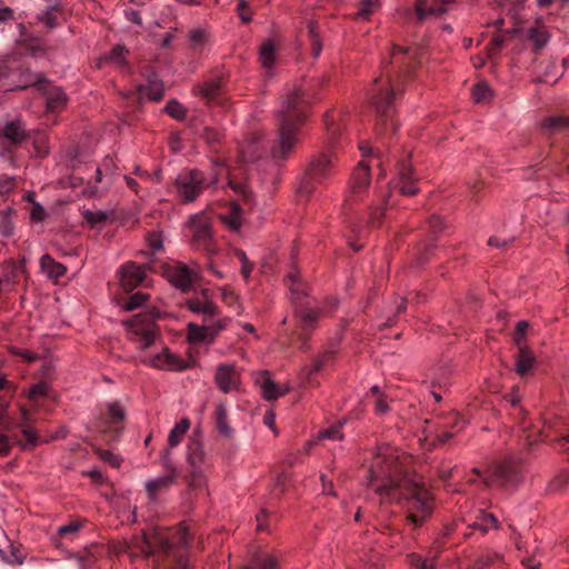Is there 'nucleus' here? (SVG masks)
Listing matches in <instances>:
<instances>
[{"label":"nucleus","instance_id":"f257e3e1","mask_svg":"<svg viewBox=\"0 0 569 569\" xmlns=\"http://www.w3.org/2000/svg\"><path fill=\"white\" fill-rule=\"evenodd\" d=\"M398 452L389 445L378 448L373 463L369 470L367 485L373 487L383 500L391 498L397 489L406 490L407 495L399 498L407 511V519L415 527L421 526L432 512L431 496L418 477L396 478L398 473Z\"/></svg>","mask_w":569,"mask_h":569},{"label":"nucleus","instance_id":"f03ea898","mask_svg":"<svg viewBox=\"0 0 569 569\" xmlns=\"http://www.w3.org/2000/svg\"><path fill=\"white\" fill-rule=\"evenodd\" d=\"M126 325L131 329L132 340L137 342L138 348L142 352L140 356L142 362L153 368L164 370L184 369L182 361L167 348H163L160 353H144L154 343L157 336L156 327L150 315H137L126 322Z\"/></svg>","mask_w":569,"mask_h":569},{"label":"nucleus","instance_id":"7ed1b4c3","mask_svg":"<svg viewBox=\"0 0 569 569\" xmlns=\"http://www.w3.org/2000/svg\"><path fill=\"white\" fill-rule=\"evenodd\" d=\"M303 92L300 89L292 90L283 104L282 121L280 126V142H293L303 139V120L306 118Z\"/></svg>","mask_w":569,"mask_h":569},{"label":"nucleus","instance_id":"20e7f679","mask_svg":"<svg viewBox=\"0 0 569 569\" xmlns=\"http://www.w3.org/2000/svg\"><path fill=\"white\" fill-rule=\"evenodd\" d=\"M395 99V89L390 83V79L382 77L373 80V88L371 89V102L376 107L377 112L381 116V120L377 126V134L379 139H392V133L396 130V123L392 118L388 116V111Z\"/></svg>","mask_w":569,"mask_h":569},{"label":"nucleus","instance_id":"39448f33","mask_svg":"<svg viewBox=\"0 0 569 569\" xmlns=\"http://www.w3.org/2000/svg\"><path fill=\"white\" fill-rule=\"evenodd\" d=\"M187 461L190 467L191 483L193 486L202 485L210 462L199 436L191 437L188 442Z\"/></svg>","mask_w":569,"mask_h":569},{"label":"nucleus","instance_id":"423d86ee","mask_svg":"<svg viewBox=\"0 0 569 569\" xmlns=\"http://www.w3.org/2000/svg\"><path fill=\"white\" fill-rule=\"evenodd\" d=\"M177 192L184 202H193L208 184L203 173L198 170H183L176 179Z\"/></svg>","mask_w":569,"mask_h":569},{"label":"nucleus","instance_id":"0eeeda50","mask_svg":"<svg viewBox=\"0 0 569 569\" xmlns=\"http://www.w3.org/2000/svg\"><path fill=\"white\" fill-rule=\"evenodd\" d=\"M227 326V319H214L203 325L188 323L187 326V340L190 343L210 345L216 340V337Z\"/></svg>","mask_w":569,"mask_h":569},{"label":"nucleus","instance_id":"6e6552de","mask_svg":"<svg viewBox=\"0 0 569 569\" xmlns=\"http://www.w3.org/2000/svg\"><path fill=\"white\" fill-rule=\"evenodd\" d=\"M168 281L176 288L187 291L199 278L198 266L189 267L183 263H174L164 269Z\"/></svg>","mask_w":569,"mask_h":569},{"label":"nucleus","instance_id":"1a4fd4ad","mask_svg":"<svg viewBox=\"0 0 569 569\" xmlns=\"http://www.w3.org/2000/svg\"><path fill=\"white\" fill-rule=\"evenodd\" d=\"M213 380L217 388L224 395L241 390V373L232 363H219Z\"/></svg>","mask_w":569,"mask_h":569},{"label":"nucleus","instance_id":"9d476101","mask_svg":"<svg viewBox=\"0 0 569 569\" xmlns=\"http://www.w3.org/2000/svg\"><path fill=\"white\" fill-rule=\"evenodd\" d=\"M521 462L520 459L516 457H509L502 462H499L492 466L488 473L482 475L478 468L473 469V472L481 477L482 481L486 486L491 485H505L509 477L515 472L516 466Z\"/></svg>","mask_w":569,"mask_h":569},{"label":"nucleus","instance_id":"9b49d317","mask_svg":"<svg viewBox=\"0 0 569 569\" xmlns=\"http://www.w3.org/2000/svg\"><path fill=\"white\" fill-rule=\"evenodd\" d=\"M192 234L193 243L206 251H212L211 248V227L208 218L203 212L197 213L189 219L188 222Z\"/></svg>","mask_w":569,"mask_h":569},{"label":"nucleus","instance_id":"f8f14e48","mask_svg":"<svg viewBox=\"0 0 569 569\" xmlns=\"http://www.w3.org/2000/svg\"><path fill=\"white\" fill-rule=\"evenodd\" d=\"M40 131H28L21 120H12L0 130V138H4L11 142H21L24 140L43 139Z\"/></svg>","mask_w":569,"mask_h":569},{"label":"nucleus","instance_id":"ddd939ff","mask_svg":"<svg viewBox=\"0 0 569 569\" xmlns=\"http://www.w3.org/2000/svg\"><path fill=\"white\" fill-rule=\"evenodd\" d=\"M370 184V173H369V164L361 160L355 170L352 178L349 183V198L350 199H359L368 189Z\"/></svg>","mask_w":569,"mask_h":569},{"label":"nucleus","instance_id":"4468645a","mask_svg":"<svg viewBox=\"0 0 569 569\" xmlns=\"http://www.w3.org/2000/svg\"><path fill=\"white\" fill-rule=\"evenodd\" d=\"M144 271L133 262L123 264L119 270V282L126 291H131L142 283Z\"/></svg>","mask_w":569,"mask_h":569},{"label":"nucleus","instance_id":"2eb2a0df","mask_svg":"<svg viewBox=\"0 0 569 569\" xmlns=\"http://www.w3.org/2000/svg\"><path fill=\"white\" fill-rule=\"evenodd\" d=\"M455 0H417L416 12L418 20L422 21L428 16L439 17L447 12L448 6Z\"/></svg>","mask_w":569,"mask_h":569},{"label":"nucleus","instance_id":"dca6fc26","mask_svg":"<svg viewBox=\"0 0 569 569\" xmlns=\"http://www.w3.org/2000/svg\"><path fill=\"white\" fill-rule=\"evenodd\" d=\"M186 306L191 312L202 315L206 321L219 313L218 307L208 298L206 290L202 291L201 297L188 299Z\"/></svg>","mask_w":569,"mask_h":569},{"label":"nucleus","instance_id":"f3484780","mask_svg":"<svg viewBox=\"0 0 569 569\" xmlns=\"http://www.w3.org/2000/svg\"><path fill=\"white\" fill-rule=\"evenodd\" d=\"M536 363V356L530 351L525 342L519 341L518 356L515 365L516 372L523 377L535 368Z\"/></svg>","mask_w":569,"mask_h":569},{"label":"nucleus","instance_id":"a211bd4d","mask_svg":"<svg viewBox=\"0 0 569 569\" xmlns=\"http://www.w3.org/2000/svg\"><path fill=\"white\" fill-rule=\"evenodd\" d=\"M256 383L260 388L261 395L263 399L271 401L276 400L282 395L286 393L287 390H281L276 382L270 378L268 372H261L257 379Z\"/></svg>","mask_w":569,"mask_h":569},{"label":"nucleus","instance_id":"6ab92c4d","mask_svg":"<svg viewBox=\"0 0 569 569\" xmlns=\"http://www.w3.org/2000/svg\"><path fill=\"white\" fill-rule=\"evenodd\" d=\"M216 428L219 435L226 439H232L234 429L230 426L228 420V409L224 402H219L214 411Z\"/></svg>","mask_w":569,"mask_h":569},{"label":"nucleus","instance_id":"aec40b11","mask_svg":"<svg viewBox=\"0 0 569 569\" xmlns=\"http://www.w3.org/2000/svg\"><path fill=\"white\" fill-rule=\"evenodd\" d=\"M174 478H176V471L171 470V472L166 476L147 481L146 490L148 493V498L151 501H156L158 493L163 490H167L173 483Z\"/></svg>","mask_w":569,"mask_h":569},{"label":"nucleus","instance_id":"412c9836","mask_svg":"<svg viewBox=\"0 0 569 569\" xmlns=\"http://www.w3.org/2000/svg\"><path fill=\"white\" fill-rule=\"evenodd\" d=\"M138 92L140 97H147L151 101H160L164 94V84L157 77H151L147 84L138 87Z\"/></svg>","mask_w":569,"mask_h":569},{"label":"nucleus","instance_id":"4be33fe9","mask_svg":"<svg viewBox=\"0 0 569 569\" xmlns=\"http://www.w3.org/2000/svg\"><path fill=\"white\" fill-rule=\"evenodd\" d=\"M40 268L48 278L57 281L67 272V268L54 261L49 254H43L40 258Z\"/></svg>","mask_w":569,"mask_h":569},{"label":"nucleus","instance_id":"5701e85b","mask_svg":"<svg viewBox=\"0 0 569 569\" xmlns=\"http://www.w3.org/2000/svg\"><path fill=\"white\" fill-rule=\"evenodd\" d=\"M395 187L403 196H413L418 192V188L415 184V178L412 177L411 169L409 167L401 169Z\"/></svg>","mask_w":569,"mask_h":569},{"label":"nucleus","instance_id":"b1692460","mask_svg":"<svg viewBox=\"0 0 569 569\" xmlns=\"http://www.w3.org/2000/svg\"><path fill=\"white\" fill-rule=\"evenodd\" d=\"M129 557L134 559L137 557L148 558L153 555V549L151 546L150 538L143 536L141 538H137L132 545L128 546L127 550Z\"/></svg>","mask_w":569,"mask_h":569},{"label":"nucleus","instance_id":"393cba45","mask_svg":"<svg viewBox=\"0 0 569 569\" xmlns=\"http://www.w3.org/2000/svg\"><path fill=\"white\" fill-rule=\"evenodd\" d=\"M190 428V421L187 418H182L179 422H177L169 432L168 443L170 448L177 447L182 438L186 436L187 431Z\"/></svg>","mask_w":569,"mask_h":569},{"label":"nucleus","instance_id":"a878e982","mask_svg":"<svg viewBox=\"0 0 569 569\" xmlns=\"http://www.w3.org/2000/svg\"><path fill=\"white\" fill-rule=\"evenodd\" d=\"M221 221L226 227L232 231H238L242 226L241 208L237 202H233L231 210L227 214L220 217Z\"/></svg>","mask_w":569,"mask_h":569},{"label":"nucleus","instance_id":"bb28decb","mask_svg":"<svg viewBox=\"0 0 569 569\" xmlns=\"http://www.w3.org/2000/svg\"><path fill=\"white\" fill-rule=\"evenodd\" d=\"M259 59L263 68L271 69L276 61V44L271 39L262 42Z\"/></svg>","mask_w":569,"mask_h":569},{"label":"nucleus","instance_id":"cd10ccee","mask_svg":"<svg viewBox=\"0 0 569 569\" xmlns=\"http://www.w3.org/2000/svg\"><path fill=\"white\" fill-rule=\"evenodd\" d=\"M527 38L532 41L535 51H539L548 43L550 36L545 27H532L528 29Z\"/></svg>","mask_w":569,"mask_h":569},{"label":"nucleus","instance_id":"c85d7f7f","mask_svg":"<svg viewBox=\"0 0 569 569\" xmlns=\"http://www.w3.org/2000/svg\"><path fill=\"white\" fill-rule=\"evenodd\" d=\"M542 127L549 132L569 130V116L556 114L543 120Z\"/></svg>","mask_w":569,"mask_h":569},{"label":"nucleus","instance_id":"c756f323","mask_svg":"<svg viewBox=\"0 0 569 569\" xmlns=\"http://www.w3.org/2000/svg\"><path fill=\"white\" fill-rule=\"evenodd\" d=\"M417 51V48L393 46L391 59L397 63L408 64L409 67L411 64V60L416 58Z\"/></svg>","mask_w":569,"mask_h":569},{"label":"nucleus","instance_id":"7c9ffc66","mask_svg":"<svg viewBox=\"0 0 569 569\" xmlns=\"http://www.w3.org/2000/svg\"><path fill=\"white\" fill-rule=\"evenodd\" d=\"M332 163L331 156L320 154L316 157L309 164V170L312 174L323 177L328 172Z\"/></svg>","mask_w":569,"mask_h":569},{"label":"nucleus","instance_id":"2f4dec72","mask_svg":"<svg viewBox=\"0 0 569 569\" xmlns=\"http://www.w3.org/2000/svg\"><path fill=\"white\" fill-rule=\"evenodd\" d=\"M159 542L163 548H172L173 546H187L188 545V530L184 527H179L174 531L172 541H169L168 537L156 535Z\"/></svg>","mask_w":569,"mask_h":569},{"label":"nucleus","instance_id":"473e14b6","mask_svg":"<svg viewBox=\"0 0 569 569\" xmlns=\"http://www.w3.org/2000/svg\"><path fill=\"white\" fill-rule=\"evenodd\" d=\"M128 51L123 46H114L108 54H106L101 61L114 64L118 68H123L127 63L126 57Z\"/></svg>","mask_w":569,"mask_h":569},{"label":"nucleus","instance_id":"72a5a7b5","mask_svg":"<svg viewBox=\"0 0 569 569\" xmlns=\"http://www.w3.org/2000/svg\"><path fill=\"white\" fill-rule=\"evenodd\" d=\"M277 560L270 555L254 556L251 560L250 566L241 569H277Z\"/></svg>","mask_w":569,"mask_h":569},{"label":"nucleus","instance_id":"f704fd0d","mask_svg":"<svg viewBox=\"0 0 569 569\" xmlns=\"http://www.w3.org/2000/svg\"><path fill=\"white\" fill-rule=\"evenodd\" d=\"M19 427L21 429V433L23 435V437L26 439L24 443H22L23 449L33 448L41 442H48L47 439L41 441L38 437L37 431L30 425H26L23 422V423H20Z\"/></svg>","mask_w":569,"mask_h":569},{"label":"nucleus","instance_id":"c9c22d12","mask_svg":"<svg viewBox=\"0 0 569 569\" xmlns=\"http://www.w3.org/2000/svg\"><path fill=\"white\" fill-rule=\"evenodd\" d=\"M342 422H338L337 425L330 427L329 429L319 431L315 440H310L307 442L308 447H311L317 440L321 439H332V440H342L343 435L341 432Z\"/></svg>","mask_w":569,"mask_h":569},{"label":"nucleus","instance_id":"e433bc0d","mask_svg":"<svg viewBox=\"0 0 569 569\" xmlns=\"http://www.w3.org/2000/svg\"><path fill=\"white\" fill-rule=\"evenodd\" d=\"M67 102L66 93L61 89H54L47 98V107L51 111L61 109Z\"/></svg>","mask_w":569,"mask_h":569},{"label":"nucleus","instance_id":"4c0bfd02","mask_svg":"<svg viewBox=\"0 0 569 569\" xmlns=\"http://www.w3.org/2000/svg\"><path fill=\"white\" fill-rule=\"evenodd\" d=\"M472 527L482 532H487L490 529L498 528V519L492 513H483L477 519Z\"/></svg>","mask_w":569,"mask_h":569},{"label":"nucleus","instance_id":"58836bf2","mask_svg":"<svg viewBox=\"0 0 569 569\" xmlns=\"http://www.w3.org/2000/svg\"><path fill=\"white\" fill-rule=\"evenodd\" d=\"M472 98L477 103L488 102L492 98V90L485 83H477L472 89Z\"/></svg>","mask_w":569,"mask_h":569},{"label":"nucleus","instance_id":"ea45409f","mask_svg":"<svg viewBox=\"0 0 569 569\" xmlns=\"http://www.w3.org/2000/svg\"><path fill=\"white\" fill-rule=\"evenodd\" d=\"M370 397L373 398L375 410L378 415H385L389 410L388 402L386 401L383 395L381 393L378 386H373L370 390Z\"/></svg>","mask_w":569,"mask_h":569},{"label":"nucleus","instance_id":"a19ab883","mask_svg":"<svg viewBox=\"0 0 569 569\" xmlns=\"http://www.w3.org/2000/svg\"><path fill=\"white\" fill-rule=\"evenodd\" d=\"M308 32H309L310 42H311L312 56L315 58H318L320 56V53H321V50H322V43L320 41L319 34L317 33V29H316V23L315 22H310L308 24Z\"/></svg>","mask_w":569,"mask_h":569},{"label":"nucleus","instance_id":"79ce46f5","mask_svg":"<svg viewBox=\"0 0 569 569\" xmlns=\"http://www.w3.org/2000/svg\"><path fill=\"white\" fill-rule=\"evenodd\" d=\"M164 111L176 120H182L186 117L187 110L186 108L178 102L177 100H170L166 107Z\"/></svg>","mask_w":569,"mask_h":569},{"label":"nucleus","instance_id":"37998d69","mask_svg":"<svg viewBox=\"0 0 569 569\" xmlns=\"http://www.w3.org/2000/svg\"><path fill=\"white\" fill-rule=\"evenodd\" d=\"M220 89L221 83L219 80H210L201 86L200 92L204 98L213 100L220 93Z\"/></svg>","mask_w":569,"mask_h":569},{"label":"nucleus","instance_id":"c03bdc74","mask_svg":"<svg viewBox=\"0 0 569 569\" xmlns=\"http://www.w3.org/2000/svg\"><path fill=\"white\" fill-rule=\"evenodd\" d=\"M13 232V222L11 219V209L0 212V233L4 237L11 236Z\"/></svg>","mask_w":569,"mask_h":569},{"label":"nucleus","instance_id":"a18cd8bd","mask_svg":"<svg viewBox=\"0 0 569 569\" xmlns=\"http://www.w3.org/2000/svg\"><path fill=\"white\" fill-rule=\"evenodd\" d=\"M292 147L293 144H272L270 156L276 162H280L292 152Z\"/></svg>","mask_w":569,"mask_h":569},{"label":"nucleus","instance_id":"49530a36","mask_svg":"<svg viewBox=\"0 0 569 569\" xmlns=\"http://www.w3.org/2000/svg\"><path fill=\"white\" fill-rule=\"evenodd\" d=\"M83 218L91 227H97L103 223L108 219V213L101 210L91 211L84 210L82 212Z\"/></svg>","mask_w":569,"mask_h":569},{"label":"nucleus","instance_id":"de8ad7c7","mask_svg":"<svg viewBox=\"0 0 569 569\" xmlns=\"http://www.w3.org/2000/svg\"><path fill=\"white\" fill-rule=\"evenodd\" d=\"M107 408H108V413H109L110 420L112 422H118V421H121L124 419L126 411H124L123 407L120 405V402H118V401L110 402V403H108Z\"/></svg>","mask_w":569,"mask_h":569},{"label":"nucleus","instance_id":"09e8293b","mask_svg":"<svg viewBox=\"0 0 569 569\" xmlns=\"http://www.w3.org/2000/svg\"><path fill=\"white\" fill-rule=\"evenodd\" d=\"M378 7V0H361L357 16L362 19H368V17L373 13Z\"/></svg>","mask_w":569,"mask_h":569},{"label":"nucleus","instance_id":"8fccbe9b","mask_svg":"<svg viewBox=\"0 0 569 569\" xmlns=\"http://www.w3.org/2000/svg\"><path fill=\"white\" fill-rule=\"evenodd\" d=\"M148 299V296L144 295V293H141V292H137L134 295H132L128 301L124 303V310L127 311H131V310H134L139 307H141L144 301Z\"/></svg>","mask_w":569,"mask_h":569},{"label":"nucleus","instance_id":"3c124183","mask_svg":"<svg viewBox=\"0 0 569 569\" xmlns=\"http://www.w3.org/2000/svg\"><path fill=\"white\" fill-rule=\"evenodd\" d=\"M98 456L114 468H119L121 466L122 458L109 450H98Z\"/></svg>","mask_w":569,"mask_h":569},{"label":"nucleus","instance_id":"603ef678","mask_svg":"<svg viewBox=\"0 0 569 569\" xmlns=\"http://www.w3.org/2000/svg\"><path fill=\"white\" fill-rule=\"evenodd\" d=\"M0 556L9 563L21 565L23 563V556L14 546H10V556H6L3 550H0Z\"/></svg>","mask_w":569,"mask_h":569},{"label":"nucleus","instance_id":"864d4df0","mask_svg":"<svg viewBox=\"0 0 569 569\" xmlns=\"http://www.w3.org/2000/svg\"><path fill=\"white\" fill-rule=\"evenodd\" d=\"M48 391L49 385L46 382H39L30 388L28 397L32 400H36L38 398L44 397L48 393Z\"/></svg>","mask_w":569,"mask_h":569},{"label":"nucleus","instance_id":"5fc2aeb1","mask_svg":"<svg viewBox=\"0 0 569 569\" xmlns=\"http://www.w3.org/2000/svg\"><path fill=\"white\" fill-rule=\"evenodd\" d=\"M410 563L411 566L416 567L417 569H433V561L428 558H422L418 555H411L410 556Z\"/></svg>","mask_w":569,"mask_h":569},{"label":"nucleus","instance_id":"6e6d98bb","mask_svg":"<svg viewBox=\"0 0 569 569\" xmlns=\"http://www.w3.org/2000/svg\"><path fill=\"white\" fill-rule=\"evenodd\" d=\"M529 328V322L526 320H521L516 326V333H515V343L518 347L519 341L525 342V336L527 333V330Z\"/></svg>","mask_w":569,"mask_h":569},{"label":"nucleus","instance_id":"4d7b16f0","mask_svg":"<svg viewBox=\"0 0 569 569\" xmlns=\"http://www.w3.org/2000/svg\"><path fill=\"white\" fill-rule=\"evenodd\" d=\"M9 68L6 64L4 60H0V91L7 92L12 90L7 83L6 80L9 77Z\"/></svg>","mask_w":569,"mask_h":569},{"label":"nucleus","instance_id":"13d9d810","mask_svg":"<svg viewBox=\"0 0 569 569\" xmlns=\"http://www.w3.org/2000/svg\"><path fill=\"white\" fill-rule=\"evenodd\" d=\"M505 39L501 36H495L487 46L488 54L491 57L496 54L503 46Z\"/></svg>","mask_w":569,"mask_h":569},{"label":"nucleus","instance_id":"bf43d9fd","mask_svg":"<svg viewBox=\"0 0 569 569\" xmlns=\"http://www.w3.org/2000/svg\"><path fill=\"white\" fill-rule=\"evenodd\" d=\"M557 69V66L555 64V62H550L548 66H547V69L546 71L543 72V74L539 78V81L541 82H546V83H555L558 81V79L561 77V74H558L556 77H551L552 76V70Z\"/></svg>","mask_w":569,"mask_h":569},{"label":"nucleus","instance_id":"052dcab7","mask_svg":"<svg viewBox=\"0 0 569 569\" xmlns=\"http://www.w3.org/2000/svg\"><path fill=\"white\" fill-rule=\"evenodd\" d=\"M202 138L206 140V142H217L221 139H223V136L213 128H206L203 130Z\"/></svg>","mask_w":569,"mask_h":569},{"label":"nucleus","instance_id":"680f3d73","mask_svg":"<svg viewBox=\"0 0 569 569\" xmlns=\"http://www.w3.org/2000/svg\"><path fill=\"white\" fill-rule=\"evenodd\" d=\"M263 423L273 432V435H278V430L276 428V413L272 410H268L264 413Z\"/></svg>","mask_w":569,"mask_h":569},{"label":"nucleus","instance_id":"e2e57ef3","mask_svg":"<svg viewBox=\"0 0 569 569\" xmlns=\"http://www.w3.org/2000/svg\"><path fill=\"white\" fill-rule=\"evenodd\" d=\"M319 318V313L316 310H306L301 315L302 322L305 326H310L316 322Z\"/></svg>","mask_w":569,"mask_h":569},{"label":"nucleus","instance_id":"0e129e2a","mask_svg":"<svg viewBox=\"0 0 569 569\" xmlns=\"http://www.w3.org/2000/svg\"><path fill=\"white\" fill-rule=\"evenodd\" d=\"M12 442L8 436L0 433V456H6L10 451Z\"/></svg>","mask_w":569,"mask_h":569},{"label":"nucleus","instance_id":"69168bd1","mask_svg":"<svg viewBox=\"0 0 569 569\" xmlns=\"http://www.w3.org/2000/svg\"><path fill=\"white\" fill-rule=\"evenodd\" d=\"M14 187L13 178H3L0 179V194H6L10 192Z\"/></svg>","mask_w":569,"mask_h":569},{"label":"nucleus","instance_id":"338daca9","mask_svg":"<svg viewBox=\"0 0 569 569\" xmlns=\"http://www.w3.org/2000/svg\"><path fill=\"white\" fill-rule=\"evenodd\" d=\"M14 19V12L10 7H0V22L4 23Z\"/></svg>","mask_w":569,"mask_h":569},{"label":"nucleus","instance_id":"774afa93","mask_svg":"<svg viewBox=\"0 0 569 569\" xmlns=\"http://www.w3.org/2000/svg\"><path fill=\"white\" fill-rule=\"evenodd\" d=\"M79 528H80L79 523L70 522L68 525H63V526L59 527L58 528V533L59 535L72 533V532H76Z\"/></svg>","mask_w":569,"mask_h":569}]
</instances>
